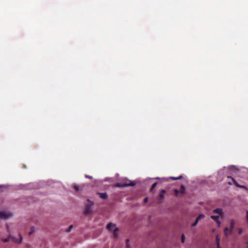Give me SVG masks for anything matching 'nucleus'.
<instances>
[{
  "label": "nucleus",
  "mask_w": 248,
  "mask_h": 248,
  "mask_svg": "<svg viewBox=\"0 0 248 248\" xmlns=\"http://www.w3.org/2000/svg\"><path fill=\"white\" fill-rule=\"evenodd\" d=\"M216 240L217 242V248H221L219 244V238L218 235L216 236Z\"/></svg>",
  "instance_id": "9d476101"
},
{
  "label": "nucleus",
  "mask_w": 248,
  "mask_h": 248,
  "mask_svg": "<svg viewBox=\"0 0 248 248\" xmlns=\"http://www.w3.org/2000/svg\"><path fill=\"white\" fill-rule=\"evenodd\" d=\"M185 239V235H184V234H182V236H181V240H182V243H184Z\"/></svg>",
  "instance_id": "a211bd4d"
},
{
  "label": "nucleus",
  "mask_w": 248,
  "mask_h": 248,
  "mask_svg": "<svg viewBox=\"0 0 248 248\" xmlns=\"http://www.w3.org/2000/svg\"><path fill=\"white\" fill-rule=\"evenodd\" d=\"M115 225L114 224H112L111 223H109L108 225H107V229L109 230V231H111L113 230V228H114V230H113V235L115 237H117V235H118V233H117V232L118 231V229L117 228H115Z\"/></svg>",
  "instance_id": "f257e3e1"
},
{
  "label": "nucleus",
  "mask_w": 248,
  "mask_h": 248,
  "mask_svg": "<svg viewBox=\"0 0 248 248\" xmlns=\"http://www.w3.org/2000/svg\"><path fill=\"white\" fill-rule=\"evenodd\" d=\"M234 225V220H231V222H230V228H231V230H232L233 229Z\"/></svg>",
  "instance_id": "4468645a"
},
{
  "label": "nucleus",
  "mask_w": 248,
  "mask_h": 248,
  "mask_svg": "<svg viewBox=\"0 0 248 248\" xmlns=\"http://www.w3.org/2000/svg\"><path fill=\"white\" fill-rule=\"evenodd\" d=\"M35 230H34V227H32L31 228V231L29 232V235H31L32 233H33L34 232Z\"/></svg>",
  "instance_id": "6ab92c4d"
},
{
  "label": "nucleus",
  "mask_w": 248,
  "mask_h": 248,
  "mask_svg": "<svg viewBox=\"0 0 248 248\" xmlns=\"http://www.w3.org/2000/svg\"><path fill=\"white\" fill-rule=\"evenodd\" d=\"M185 190L186 189L185 186L184 185H181L180 187V192L183 194L185 193Z\"/></svg>",
  "instance_id": "ddd939ff"
},
{
  "label": "nucleus",
  "mask_w": 248,
  "mask_h": 248,
  "mask_svg": "<svg viewBox=\"0 0 248 248\" xmlns=\"http://www.w3.org/2000/svg\"><path fill=\"white\" fill-rule=\"evenodd\" d=\"M242 232V229H240L239 230V233L240 234Z\"/></svg>",
  "instance_id": "c85d7f7f"
},
{
  "label": "nucleus",
  "mask_w": 248,
  "mask_h": 248,
  "mask_svg": "<svg viewBox=\"0 0 248 248\" xmlns=\"http://www.w3.org/2000/svg\"><path fill=\"white\" fill-rule=\"evenodd\" d=\"M10 217V215L3 212H0V217L1 219H7Z\"/></svg>",
  "instance_id": "39448f33"
},
{
  "label": "nucleus",
  "mask_w": 248,
  "mask_h": 248,
  "mask_svg": "<svg viewBox=\"0 0 248 248\" xmlns=\"http://www.w3.org/2000/svg\"><path fill=\"white\" fill-rule=\"evenodd\" d=\"M247 220L248 221V211H247Z\"/></svg>",
  "instance_id": "cd10ccee"
},
{
  "label": "nucleus",
  "mask_w": 248,
  "mask_h": 248,
  "mask_svg": "<svg viewBox=\"0 0 248 248\" xmlns=\"http://www.w3.org/2000/svg\"><path fill=\"white\" fill-rule=\"evenodd\" d=\"M128 242H129V240L128 239H127L126 241V247L127 248H129V244H128Z\"/></svg>",
  "instance_id": "b1692460"
},
{
  "label": "nucleus",
  "mask_w": 248,
  "mask_h": 248,
  "mask_svg": "<svg viewBox=\"0 0 248 248\" xmlns=\"http://www.w3.org/2000/svg\"><path fill=\"white\" fill-rule=\"evenodd\" d=\"M98 194L100 197L103 199L106 200L108 198V196L106 193H98Z\"/></svg>",
  "instance_id": "423d86ee"
},
{
  "label": "nucleus",
  "mask_w": 248,
  "mask_h": 248,
  "mask_svg": "<svg viewBox=\"0 0 248 248\" xmlns=\"http://www.w3.org/2000/svg\"><path fill=\"white\" fill-rule=\"evenodd\" d=\"M205 216L203 214H200L196 218L195 222L192 224V226L194 227L197 225L199 220L204 218Z\"/></svg>",
  "instance_id": "20e7f679"
},
{
  "label": "nucleus",
  "mask_w": 248,
  "mask_h": 248,
  "mask_svg": "<svg viewBox=\"0 0 248 248\" xmlns=\"http://www.w3.org/2000/svg\"><path fill=\"white\" fill-rule=\"evenodd\" d=\"M72 228H73V225H70V226H69V228H68V230H67V232H70V231H71V229H72Z\"/></svg>",
  "instance_id": "5701e85b"
},
{
  "label": "nucleus",
  "mask_w": 248,
  "mask_h": 248,
  "mask_svg": "<svg viewBox=\"0 0 248 248\" xmlns=\"http://www.w3.org/2000/svg\"><path fill=\"white\" fill-rule=\"evenodd\" d=\"M174 192L175 195L177 196L179 192V191L178 189H175L174 190Z\"/></svg>",
  "instance_id": "412c9836"
},
{
  "label": "nucleus",
  "mask_w": 248,
  "mask_h": 248,
  "mask_svg": "<svg viewBox=\"0 0 248 248\" xmlns=\"http://www.w3.org/2000/svg\"><path fill=\"white\" fill-rule=\"evenodd\" d=\"M211 218L212 219L215 220L216 221H217V220H218V219L219 218V216H211Z\"/></svg>",
  "instance_id": "2eb2a0df"
},
{
  "label": "nucleus",
  "mask_w": 248,
  "mask_h": 248,
  "mask_svg": "<svg viewBox=\"0 0 248 248\" xmlns=\"http://www.w3.org/2000/svg\"><path fill=\"white\" fill-rule=\"evenodd\" d=\"M9 239H10V237H8L4 239H3V241L4 242H7L9 241Z\"/></svg>",
  "instance_id": "aec40b11"
},
{
  "label": "nucleus",
  "mask_w": 248,
  "mask_h": 248,
  "mask_svg": "<svg viewBox=\"0 0 248 248\" xmlns=\"http://www.w3.org/2000/svg\"><path fill=\"white\" fill-rule=\"evenodd\" d=\"M217 225H218V226H220V224H221V222L219 220H217Z\"/></svg>",
  "instance_id": "a878e982"
},
{
  "label": "nucleus",
  "mask_w": 248,
  "mask_h": 248,
  "mask_svg": "<svg viewBox=\"0 0 248 248\" xmlns=\"http://www.w3.org/2000/svg\"><path fill=\"white\" fill-rule=\"evenodd\" d=\"M157 184V183L155 182L152 185L151 188V191H152L154 188H155V187L156 186Z\"/></svg>",
  "instance_id": "dca6fc26"
},
{
  "label": "nucleus",
  "mask_w": 248,
  "mask_h": 248,
  "mask_svg": "<svg viewBox=\"0 0 248 248\" xmlns=\"http://www.w3.org/2000/svg\"><path fill=\"white\" fill-rule=\"evenodd\" d=\"M75 189L76 191H79L80 190V188H79V186H75Z\"/></svg>",
  "instance_id": "4be33fe9"
},
{
  "label": "nucleus",
  "mask_w": 248,
  "mask_h": 248,
  "mask_svg": "<svg viewBox=\"0 0 248 248\" xmlns=\"http://www.w3.org/2000/svg\"><path fill=\"white\" fill-rule=\"evenodd\" d=\"M213 213L215 214H218L220 216L222 214V209L220 208H217L213 210Z\"/></svg>",
  "instance_id": "0eeeda50"
},
{
  "label": "nucleus",
  "mask_w": 248,
  "mask_h": 248,
  "mask_svg": "<svg viewBox=\"0 0 248 248\" xmlns=\"http://www.w3.org/2000/svg\"><path fill=\"white\" fill-rule=\"evenodd\" d=\"M6 227H7V231H9V227L7 224H6Z\"/></svg>",
  "instance_id": "c756f323"
},
{
  "label": "nucleus",
  "mask_w": 248,
  "mask_h": 248,
  "mask_svg": "<svg viewBox=\"0 0 248 248\" xmlns=\"http://www.w3.org/2000/svg\"><path fill=\"white\" fill-rule=\"evenodd\" d=\"M85 177L86 178H89V179H91L93 178L92 176H89V175H86Z\"/></svg>",
  "instance_id": "bb28decb"
},
{
  "label": "nucleus",
  "mask_w": 248,
  "mask_h": 248,
  "mask_svg": "<svg viewBox=\"0 0 248 248\" xmlns=\"http://www.w3.org/2000/svg\"><path fill=\"white\" fill-rule=\"evenodd\" d=\"M229 231V228L228 227H226L224 229V233L226 235H227V232Z\"/></svg>",
  "instance_id": "f3484780"
},
{
  "label": "nucleus",
  "mask_w": 248,
  "mask_h": 248,
  "mask_svg": "<svg viewBox=\"0 0 248 248\" xmlns=\"http://www.w3.org/2000/svg\"><path fill=\"white\" fill-rule=\"evenodd\" d=\"M228 178H231L232 179V181H233V182L234 184L236 186H237V187H242V188L245 187V186H240V185H239L237 183V182H236V181H235V180L233 178H232V177H229V176H228Z\"/></svg>",
  "instance_id": "6e6552de"
},
{
  "label": "nucleus",
  "mask_w": 248,
  "mask_h": 248,
  "mask_svg": "<svg viewBox=\"0 0 248 248\" xmlns=\"http://www.w3.org/2000/svg\"><path fill=\"white\" fill-rule=\"evenodd\" d=\"M148 201V198L147 197H146L145 198H144V202L145 203L147 202Z\"/></svg>",
  "instance_id": "393cba45"
},
{
  "label": "nucleus",
  "mask_w": 248,
  "mask_h": 248,
  "mask_svg": "<svg viewBox=\"0 0 248 248\" xmlns=\"http://www.w3.org/2000/svg\"><path fill=\"white\" fill-rule=\"evenodd\" d=\"M166 193V191L164 189H162L159 194V197L161 200H163L164 197V195Z\"/></svg>",
  "instance_id": "1a4fd4ad"
},
{
  "label": "nucleus",
  "mask_w": 248,
  "mask_h": 248,
  "mask_svg": "<svg viewBox=\"0 0 248 248\" xmlns=\"http://www.w3.org/2000/svg\"><path fill=\"white\" fill-rule=\"evenodd\" d=\"M88 201L89 202V204H88L85 208V214L86 215H89L92 212V206L93 204V203L91 201H89V200H88Z\"/></svg>",
  "instance_id": "7ed1b4c3"
},
{
  "label": "nucleus",
  "mask_w": 248,
  "mask_h": 248,
  "mask_svg": "<svg viewBox=\"0 0 248 248\" xmlns=\"http://www.w3.org/2000/svg\"><path fill=\"white\" fill-rule=\"evenodd\" d=\"M182 178H183V176L182 175H180L179 177H171L170 178V179L173 180H180V179H182Z\"/></svg>",
  "instance_id": "9b49d317"
},
{
  "label": "nucleus",
  "mask_w": 248,
  "mask_h": 248,
  "mask_svg": "<svg viewBox=\"0 0 248 248\" xmlns=\"http://www.w3.org/2000/svg\"><path fill=\"white\" fill-rule=\"evenodd\" d=\"M228 184L230 185H232V183L231 182H228Z\"/></svg>",
  "instance_id": "7c9ffc66"
},
{
  "label": "nucleus",
  "mask_w": 248,
  "mask_h": 248,
  "mask_svg": "<svg viewBox=\"0 0 248 248\" xmlns=\"http://www.w3.org/2000/svg\"><path fill=\"white\" fill-rule=\"evenodd\" d=\"M135 185V183L133 182L129 183H117L115 184V186L117 187H125V186H133Z\"/></svg>",
  "instance_id": "f03ea898"
},
{
  "label": "nucleus",
  "mask_w": 248,
  "mask_h": 248,
  "mask_svg": "<svg viewBox=\"0 0 248 248\" xmlns=\"http://www.w3.org/2000/svg\"><path fill=\"white\" fill-rule=\"evenodd\" d=\"M19 236H20V239L19 240H18V239H15V238H13V239H14V241L16 243H20L22 241V236H21V235L19 234Z\"/></svg>",
  "instance_id": "f8f14e48"
}]
</instances>
